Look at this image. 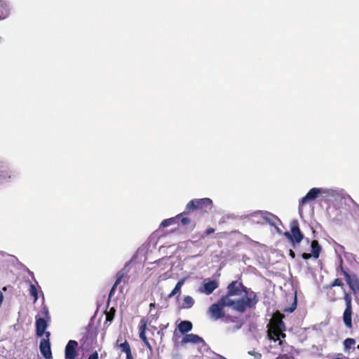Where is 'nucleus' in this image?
I'll list each match as a JSON object with an SVG mask.
<instances>
[{"label":"nucleus","instance_id":"obj_23","mask_svg":"<svg viewBox=\"0 0 359 359\" xmlns=\"http://www.w3.org/2000/svg\"><path fill=\"white\" fill-rule=\"evenodd\" d=\"M194 299L191 296H185L183 299L182 308L190 309L194 306Z\"/></svg>","mask_w":359,"mask_h":359},{"label":"nucleus","instance_id":"obj_35","mask_svg":"<svg viewBox=\"0 0 359 359\" xmlns=\"http://www.w3.org/2000/svg\"><path fill=\"white\" fill-rule=\"evenodd\" d=\"M296 307H297V301H296V298H295L294 304L291 306V307L287 311L289 312L292 313V311H294V310L296 309Z\"/></svg>","mask_w":359,"mask_h":359},{"label":"nucleus","instance_id":"obj_18","mask_svg":"<svg viewBox=\"0 0 359 359\" xmlns=\"http://www.w3.org/2000/svg\"><path fill=\"white\" fill-rule=\"evenodd\" d=\"M179 331L182 334L189 332L192 329V323L188 320L182 321L178 325Z\"/></svg>","mask_w":359,"mask_h":359},{"label":"nucleus","instance_id":"obj_48","mask_svg":"<svg viewBox=\"0 0 359 359\" xmlns=\"http://www.w3.org/2000/svg\"><path fill=\"white\" fill-rule=\"evenodd\" d=\"M357 348L359 349V344L358 345Z\"/></svg>","mask_w":359,"mask_h":359},{"label":"nucleus","instance_id":"obj_28","mask_svg":"<svg viewBox=\"0 0 359 359\" xmlns=\"http://www.w3.org/2000/svg\"><path fill=\"white\" fill-rule=\"evenodd\" d=\"M11 178V173L8 170H0V183L6 182Z\"/></svg>","mask_w":359,"mask_h":359},{"label":"nucleus","instance_id":"obj_9","mask_svg":"<svg viewBox=\"0 0 359 359\" xmlns=\"http://www.w3.org/2000/svg\"><path fill=\"white\" fill-rule=\"evenodd\" d=\"M48 321L44 318L36 317V334L37 337H41L45 334V330L48 327Z\"/></svg>","mask_w":359,"mask_h":359},{"label":"nucleus","instance_id":"obj_17","mask_svg":"<svg viewBox=\"0 0 359 359\" xmlns=\"http://www.w3.org/2000/svg\"><path fill=\"white\" fill-rule=\"evenodd\" d=\"M197 208L203 209L212 205V201L209 198L196 199Z\"/></svg>","mask_w":359,"mask_h":359},{"label":"nucleus","instance_id":"obj_4","mask_svg":"<svg viewBox=\"0 0 359 359\" xmlns=\"http://www.w3.org/2000/svg\"><path fill=\"white\" fill-rule=\"evenodd\" d=\"M207 313L210 318L215 321L222 318L225 315L224 308L219 302L212 304Z\"/></svg>","mask_w":359,"mask_h":359},{"label":"nucleus","instance_id":"obj_27","mask_svg":"<svg viewBox=\"0 0 359 359\" xmlns=\"http://www.w3.org/2000/svg\"><path fill=\"white\" fill-rule=\"evenodd\" d=\"M124 276V273L120 271L117 274V278L115 283L112 286L110 292H109V297H111L112 294L114 292L115 288L117 287V285L121 282Z\"/></svg>","mask_w":359,"mask_h":359},{"label":"nucleus","instance_id":"obj_47","mask_svg":"<svg viewBox=\"0 0 359 359\" xmlns=\"http://www.w3.org/2000/svg\"><path fill=\"white\" fill-rule=\"evenodd\" d=\"M46 335L47 337H48L50 336V333L49 332H46Z\"/></svg>","mask_w":359,"mask_h":359},{"label":"nucleus","instance_id":"obj_14","mask_svg":"<svg viewBox=\"0 0 359 359\" xmlns=\"http://www.w3.org/2000/svg\"><path fill=\"white\" fill-rule=\"evenodd\" d=\"M147 326V320L144 318H142L140 322L139 331H140V338L143 341L144 343L148 341V339L145 334Z\"/></svg>","mask_w":359,"mask_h":359},{"label":"nucleus","instance_id":"obj_3","mask_svg":"<svg viewBox=\"0 0 359 359\" xmlns=\"http://www.w3.org/2000/svg\"><path fill=\"white\" fill-rule=\"evenodd\" d=\"M285 235L291 241L296 242L297 243H299L304 238V236L299 229V223L297 220H294L291 223V233L286 232Z\"/></svg>","mask_w":359,"mask_h":359},{"label":"nucleus","instance_id":"obj_31","mask_svg":"<svg viewBox=\"0 0 359 359\" xmlns=\"http://www.w3.org/2000/svg\"><path fill=\"white\" fill-rule=\"evenodd\" d=\"M344 299L346 302V308H352L351 307L352 298H351V295L345 292Z\"/></svg>","mask_w":359,"mask_h":359},{"label":"nucleus","instance_id":"obj_39","mask_svg":"<svg viewBox=\"0 0 359 359\" xmlns=\"http://www.w3.org/2000/svg\"><path fill=\"white\" fill-rule=\"evenodd\" d=\"M342 263H343V261L342 259H340V264H339V269H340V271H341V273L344 274V271H346L344 268H343V266H342Z\"/></svg>","mask_w":359,"mask_h":359},{"label":"nucleus","instance_id":"obj_46","mask_svg":"<svg viewBox=\"0 0 359 359\" xmlns=\"http://www.w3.org/2000/svg\"><path fill=\"white\" fill-rule=\"evenodd\" d=\"M290 255L292 256V257H294V253L292 250H290Z\"/></svg>","mask_w":359,"mask_h":359},{"label":"nucleus","instance_id":"obj_24","mask_svg":"<svg viewBox=\"0 0 359 359\" xmlns=\"http://www.w3.org/2000/svg\"><path fill=\"white\" fill-rule=\"evenodd\" d=\"M29 283V294L34 298V303H36L39 299V292L36 285L30 282Z\"/></svg>","mask_w":359,"mask_h":359},{"label":"nucleus","instance_id":"obj_8","mask_svg":"<svg viewBox=\"0 0 359 359\" xmlns=\"http://www.w3.org/2000/svg\"><path fill=\"white\" fill-rule=\"evenodd\" d=\"M229 296L241 295L242 291L245 292L246 288L241 283L238 281L231 282L227 287Z\"/></svg>","mask_w":359,"mask_h":359},{"label":"nucleus","instance_id":"obj_40","mask_svg":"<svg viewBox=\"0 0 359 359\" xmlns=\"http://www.w3.org/2000/svg\"><path fill=\"white\" fill-rule=\"evenodd\" d=\"M253 358H250V359H260L261 358V355L259 353H255L253 354Z\"/></svg>","mask_w":359,"mask_h":359},{"label":"nucleus","instance_id":"obj_20","mask_svg":"<svg viewBox=\"0 0 359 359\" xmlns=\"http://www.w3.org/2000/svg\"><path fill=\"white\" fill-rule=\"evenodd\" d=\"M259 213L266 221H267L271 224H274V223L277 220V217L269 212L259 211Z\"/></svg>","mask_w":359,"mask_h":359},{"label":"nucleus","instance_id":"obj_36","mask_svg":"<svg viewBox=\"0 0 359 359\" xmlns=\"http://www.w3.org/2000/svg\"><path fill=\"white\" fill-rule=\"evenodd\" d=\"M181 222H182V224L183 225H187V224H188L190 222V219L189 218H187V217H183L181 219Z\"/></svg>","mask_w":359,"mask_h":359},{"label":"nucleus","instance_id":"obj_21","mask_svg":"<svg viewBox=\"0 0 359 359\" xmlns=\"http://www.w3.org/2000/svg\"><path fill=\"white\" fill-rule=\"evenodd\" d=\"M320 250H321V247L319 245L318 242L316 240L313 241L311 242V252H312V256L315 259H318L319 257Z\"/></svg>","mask_w":359,"mask_h":359},{"label":"nucleus","instance_id":"obj_22","mask_svg":"<svg viewBox=\"0 0 359 359\" xmlns=\"http://www.w3.org/2000/svg\"><path fill=\"white\" fill-rule=\"evenodd\" d=\"M184 281H185V278H182L177 282V283L176 284V285L174 287V289L172 290V291L169 294V295H168L169 298H171V297H174L175 295H176L177 294L180 292L181 288H182V285H184Z\"/></svg>","mask_w":359,"mask_h":359},{"label":"nucleus","instance_id":"obj_11","mask_svg":"<svg viewBox=\"0 0 359 359\" xmlns=\"http://www.w3.org/2000/svg\"><path fill=\"white\" fill-rule=\"evenodd\" d=\"M188 343L194 344H201L202 345L205 346V342L203 338L195 334H188L183 337L182 344H184Z\"/></svg>","mask_w":359,"mask_h":359},{"label":"nucleus","instance_id":"obj_19","mask_svg":"<svg viewBox=\"0 0 359 359\" xmlns=\"http://www.w3.org/2000/svg\"><path fill=\"white\" fill-rule=\"evenodd\" d=\"M231 296H229V293L227 295L222 297L219 301L218 302L221 306L224 308L225 306H231L233 308L234 300L231 298Z\"/></svg>","mask_w":359,"mask_h":359},{"label":"nucleus","instance_id":"obj_34","mask_svg":"<svg viewBox=\"0 0 359 359\" xmlns=\"http://www.w3.org/2000/svg\"><path fill=\"white\" fill-rule=\"evenodd\" d=\"M88 359H98V353L97 351H95L91 355H89Z\"/></svg>","mask_w":359,"mask_h":359},{"label":"nucleus","instance_id":"obj_6","mask_svg":"<svg viewBox=\"0 0 359 359\" xmlns=\"http://www.w3.org/2000/svg\"><path fill=\"white\" fill-rule=\"evenodd\" d=\"M79 344L75 340H69L65 346V359H74L76 356V348Z\"/></svg>","mask_w":359,"mask_h":359},{"label":"nucleus","instance_id":"obj_13","mask_svg":"<svg viewBox=\"0 0 359 359\" xmlns=\"http://www.w3.org/2000/svg\"><path fill=\"white\" fill-rule=\"evenodd\" d=\"M245 297L243 298L245 299L247 308L253 307L258 302L257 294L254 292L248 293L247 290H245Z\"/></svg>","mask_w":359,"mask_h":359},{"label":"nucleus","instance_id":"obj_41","mask_svg":"<svg viewBox=\"0 0 359 359\" xmlns=\"http://www.w3.org/2000/svg\"><path fill=\"white\" fill-rule=\"evenodd\" d=\"M29 273L30 274V276L32 277V278L34 279L35 283L38 285V282L36 280V279L34 278V273L32 272V271H29Z\"/></svg>","mask_w":359,"mask_h":359},{"label":"nucleus","instance_id":"obj_26","mask_svg":"<svg viewBox=\"0 0 359 359\" xmlns=\"http://www.w3.org/2000/svg\"><path fill=\"white\" fill-rule=\"evenodd\" d=\"M181 215H182V214L178 215L177 216H176L175 217H172V218H170V219H164L161 222V226H163V227H167V226H170L171 224L177 223V221L180 219V217Z\"/></svg>","mask_w":359,"mask_h":359},{"label":"nucleus","instance_id":"obj_32","mask_svg":"<svg viewBox=\"0 0 359 359\" xmlns=\"http://www.w3.org/2000/svg\"><path fill=\"white\" fill-rule=\"evenodd\" d=\"M187 209L188 210L198 209L196 206V199L191 200L187 203Z\"/></svg>","mask_w":359,"mask_h":359},{"label":"nucleus","instance_id":"obj_16","mask_svg":"<svg viewBox=\"0 0 359 359\" xmlns=\"http://www.w3.org/2000/svg\"><path fill=\"white\" fill-rule=\"evenodd\" d=\"M246 309L247 306L245 302V299L243 297L234 300L233 309L242 313L244 312Z\"/></svg>","mask_w":359,"mask_h":359},{"label":"nucleus","instance_id":"obj_1","mask_svg":"<svg viewBox=\"0 0 359 359\" xmlns=\"http://www.w3.org/2000/svg\"><path fill=\"white\" fill-rule=\"evenodd\" d=\"M330 190L323 188H312L304 196L299 203V214L301 217H303V207L304 205L318 198L320 195H328Z\"/></svg>","mask_w":359,"mask_h":359},{"label":"nucleus","instance_id":"obj_7","mask_svg":"<svg viewBox=\"0 0 359 359\" xmlns=\"http://www.w3.org/2000/svg\"><path fill=\"white\" fill-rule=\"evenodd\" d=\"M344 276L346 283L354 293L359 292V278L355 275L350 276L346 271H344Z\"/></svg>","mask_w":359,"mask_h":359},{"label":"nucleus","instance_id":"obj_38","mask_svg":"<svg viewBox=\"0 0 359 359\" xmlns=\"http://www.w3.org/2000/svg\"><path fill=\"white\" fill-rule=\"evenodd\" d=\"M215 232V229L213 228H209L205 231V233L207 235L211 234Z\"/></svg>","mask_w":359,"mask_h":359},{"label":"nucleus","instance_id":"obj_12","mask_svg":"<svg viewBox=\"0 0 359 359\" xmlns=\"http://www.w3.org/2000/svg\"><path fill=\"white\" fill-rule=\"evenodd\" d=\"M11 13V7L6 0H0V20L7 18Z\"/></svg>","mask_w":359,"mask_h":359},{"label":"nucleus","instance_id":"obj_33","mask_svg":"<svg viewBox=\"0 0 359 359\" xmlns=\"http://www.w3.org/2000/svg\"><path fill=\"white\" fill-rule=\"evenodd\" d=\"M342 285H343V283H342L341 280L339 278H336L333 281V283L331 284L330 287H336V286L341 287Z\"/></svg>","mask_w":359,"mask_h":359},{"label":"nucleus","instance_id":"obj_10","mask_svg":"<svg viewBox=\"0 0 359 359\" xmlns=\"http://www.w3.org/2000/svg\"><path fill=\"white\" fill-rule=\"evenodd\" d=\"M41 355L46 359L52 358L50 344L48 339H41L39 345Z\"/></svg>","mask_w":359,"mask_h":359},{"label":"nucleus","instance_id":"obj_2","mask_svg":"<svg viewBox=\"0 0 359 359\" xmlns=\"http://www.w3.org/2000/svg\"><path fill=\"white\" fill-rule=\"evenodd\" d=\"M285 337V334L278 330L268 332L269 346L271 349H280L283 351L284 342L282 339Z\"/></svg>","mask_w":359,"mask_h":359},{"label":"nucleus","instance_id":"obj_30","mask_svg":"<svg viewBox=\"0 0 359 359\" xmlns=\"http://www.w3.org/2000/svg\"><path fill=\"white\" fill-rule=\"evenodd\" d=\"M39 315L41 316V318H44L47 320H49L50 318V315H49L48 309V308L46 306H43L41 309Z\"/></svg>","mask_w":359,"mask_h":359},{"label":"nucleus","instance_id":"obj_5","mask_svg":"<svg viewBox=\"0 0 359 359\" xmlns=\"http://www.w3.org/2000/svg\"><path fill=\"white\" fill-rule=\"evenodd\" d=\"M219 287V283L215 280H205L202 287L198 288V292L201 293L210 295L213 291Z\"/></svg>","mask_w":359,"mask_h":359},{"label":"nucleus","instance_id":"obj_15","mask_svg":"<svg viewBox=\"0 0 359 359\" xmlns=\"http://www.w3.org/2000/svg\"><path fill=\"white\" fill-rule=\"evenodd\" d=\"M352 308H346L343 314V320L346 326L348 328L352 327Z\"/></svg>","mask_w":359,"mask_h":359},{"label":"nucleus","instance_id":"obj_29","mask_svg":"<svg viewBox=\"0 0 359 359\" xmlns=\"http://www.w3.org/2000/svg\"><path fill=\"white\" fill-rule=\"evenodd\" d=\"M355 344V340L352 338H347L344 341V351H346Z\"/></svg>","mask_w":359,"mask_h":359},{"label":"nucleus","instance_id":"obj_45","mask_svg":"<svg viewBox=\"0 0 359 359\" xmlns=\"http://www.w3.org/2000/svg\"><path fill=\"white\" fill-rule=\"evenodd\" d=\"M172 359H181L180 356L178 355H173Z\"/></svg>","mask_w":359,"mask_h":359},{"label":"nucleus","instance_id":"obj_25","mask_svg":"<svg viewBox=\"0 0 359 359\" xmlns=\"http://www.w3.org/2000/svg\"><path fill=\"white\" fill-rule=\"evenodd\" d=\"M120 341V339H117V344L118 347L121 349L123 352H124L126 355H129V353H131V350L129 344L127 342L126 340L124 341V342L118 344Z\"/></svg>","mask_w":359,"mask_h":359},{"label":"nucleus","instance_id":"obj_42","mask_svg":"<svg viewBox=\"0 0 359 359\" xmlns=\"http://www.w3.org/2000/svg\"><path fill=\"white\" fill-rule=\"evenodd\" d=\"M144 344H145V346H146L147 348H149L150 350H151V346L150 343L149 342V341H147V342H145V343H144Z\"/></svg>","mask_w":359,"mask_h":359},{"label":"nucleus","instance_id":"obj_37","mask_svg":"<svg viewBox=\"0 0 359 359\" xmlns=\"http://www.w3.org/2000/svg\"><path fill=\"white\" fill-rule=\"evenodd\" d=\"M302 256V258L306 260L309 259L311 257V255L309 253H303Z\"/></svg>","mask_w":359,"mask_h":359},{"label":"nucleus","instance_id":"obj_43","mask_svg":"<svg viewBox=\"0 0 359 359\" xmlns=\"http://www.w3.org/2000/svg\"><path fill=\"white\" fill-rule=\"evenodd\" d=\"M149 307H150V311H149V312H150V313H151V309H152V308L155 307V303H151V304H149Z\"/></svg>","mask_w":359,"mask_h":359},{"label":"nucleus","instance_id":"obj_44","mask_svg":"<svg viewBox=\"0 0 359 359\" xmlns=\"http://www.w3.org/2000/svg\"><path fill=\"white\" fill-rule=\"evenodd\" d=\"M126 359H133L132 356V353H129V355H126Z\"/></svg>","mask_w":359,"mask_h":359}]
</instances>
